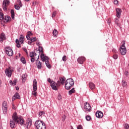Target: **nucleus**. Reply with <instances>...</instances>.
<instances>
[{"label":"nucleus","mask_w":129,"mask_h":129,"mask_svg":"<svg viewBox=\"0 0 129 129\" xmlns=\"http://www.w3.org/2000/svg\"><path fill=\"white\" fill-rule=\"evenodd\" d=\"M124 73H125V75H127V74H128V72L125 71Z\"/></svg>","instance_id":"bf43d9fd"},{"label":"nucleus","mask_w":129,"mask_h":129,"mask_svg":"<svg viewBox=\"0 0 129 129\" xmlns=\"http://www.w3.org/2000/svg\"><path fill=\"white\" fill-rule=\"evenodd\" d=\"M10 83H12V84H13V81L10 80Z\"/></svg>","instance_id":"0e129e2a"},{"label":"nucleus","mask_w":129,"mask_h":129,"mask_svg":"<svg viewBox=\"0 0 129 129\" xmlns=\"http://www.w3.org/2000/svg\"><path fill=\"white\" fill-rule=\"evenodd\" d=\"M65 78H59V82L62 85H64V84L65 83Z\"/></svg>","instance_id":"4be33fe9"},{"label":"nucleus","mask_w":129,"mask_h":129,"mask_svg":"<svg viewBox=\"0 0 129 129\" xmlns=\"http://www.w3.org/2000/svg\"><path fill=\"white\" fill-rule=\"evenodd\" d=\"M52 34L54 36V37H57V36L58 35V31H57V30L54 29L53 31Z\"/></svg>","instance_id":"b1692460"},{"label":"nucleus","mask_w":129,"mask_h":129,"mask_svg":"<svg viewBox=\"0 0 129 129\" xmlns=\"http://www.w3.org/2000/svg\"><path fill=\"white\" fill-rule=\"evenodd\" d=\"M2 108H8V103L4 101L2 104Z\"/></svg>","instance_id":"c85d7f7f"},{"label":"nucleus","mask_w":129,"mask_h":129,"mask_svg":"<svg viewBox=\"0 0 129 129\" xmlns=\"http://www.w3.org/2000/svg\"><path fill=\"white\" fill-rule=\"evenodd\" d=\"M44 115H45V112L44 111H40L38 113V116H39V117H42V116H44Z\"/></svg>","instance_id":"a878e982"},{"label":"nucleus","mask_w":129,"mask_h":129,"mask_svg":"<svg viewBox=\"0 0 129 129\" xmlns=\"http://www.w3.org/2000/svg\"><path fill=\"white\" fill-rule=\"evenodd\" d=\"M26 38L27 39V40H30L31 38H30V35H27L26 36Z\"/></svg>","instance_id":"6e6d98bb"},{"label":"nucleus","mask_w":129,"mask_h":129,"mask_svg":"<svg viewBox=\"0 0 129 129\" xmlns=\"http://www.w3.org/2000/svg\"><path fill=\"white\" fill-rule=\"evenodd\" d=\"M107 22L108 25H110V23H111V19H108L107 20Z\"/></svg>","instance_id":"09e8293b"},{"label":"nucleus","mask_w":129,"mask_h":129,"mask_svg":"<svg viewBox=\"0 0 129 129\" xmlns=\"http://www.w3.org/2000/svg\"><path fill=\"white\" fill-rule=\"evenodd\" d=\"M74 85V81L72 79H68L66 81L65 88L68 90Z\"/></svg>","instance_id":"7ed1b4c3"},{"label":"nucleus","mask_w":129,"mask_h":129,"mask_svg":"<svg viewBox=\"0 0 129 129\" xmlns=\"http://www.w3.org/2000/svg\"><path fill=\"white\" fill-rule=\"evenodd\" d=\"M22 81H25L26 79H27V76L26 75L24 74L22 76Z\"/></svg>","instance_id":"e433bc0d"},{"label":"nucleus","mask_w":129,"mask_h":129,"mask_svg":"<svg viewBox=\"0 0 129 129\" xmlns=\"http://www.w3.org/2000/svg\"><path fill=\"white\" fill-rule=\"evenodd\" d=\"M47 81L49 82V83H50L52 82V81L51 80V79L50 78L47 79Z\"/></svg>","instance_id":"603ef678"},{"label":"nucleus","mask_w":129,"mask_h":129,"mask_svg":"<svg viewBox=\"0 0 129 129\" xmlns=\"http://www.w3.org/2000/svg\"><path fill=\"white\" fill-rule=\"evenodd\" d=\"M50 86L53 90H57L56 83L54 81H52V82L50 83Z\"/></svg>","instance_id":"4468645a"},{"label":"nucleus","mask_w":129,"mask_h":129,"mask_svg":"<svg viewBox=\"0 0 129 129\" xmlns=\"http://www.w3.org/2000/svg\"><path fill=\"white\" fill-rule=\"evenodd\" d=\"M22 7V2L21 1H18L17 5H15V8L16 10H20L21 9V7Z\"/></svg>","instance_id":"ddd939ff"},{"label":"nucleus","mask_w":129,"mask_h":129,"mask_svg":"<svg viewBox=\"0 0 129 129\" xmlns=\"http://www.w3.org/2000/svg\"><path fill=\"white\" fill-rule=\"evenodd\" d=\"M20 94L19 93H16L14 95V96L12 98V100L13 101L16 100V99H20Z\"/></svg>","instance_id":"a211bd4d"},{"label":"nucleus","mask_w":129,"mask_h":129,"mask_svg":"<svg viewBox=\"0 0 129 129\" xmlns=\"http://www.w3.org/2000/svg\"><path fill=\"white\" fill-rule=\"evenodd\" d=\"M37 80L34 79L33 83V91L32 92V95L37 96V89L38 88L37 84Z\"/></svg>","instance_id":"20e7f679"},{"label":"nucleus","mask_w":129,"mask_h":129,"mask_svg":"<svg viewBox=\"0 0 129 129\" xmlns=\"http://www.w3.org/2000/svg\"><path fill=\"white\" fill-rule=\"evenodd\" d=\"M115 23L116 24V25L119 26V22L118 19L115 18Z\"/></svg>","instance_id":"4c0bfd02"},{"label":"nucleus","mask_w":129,"mask_h":129,"mask_svg":"<svg viewBox=\"0 0 129 129\" xmlns=\"http://www.w3.org/2000/svg\"><path fill=\"white\" fill-rule=\"evenodd\" d=\"M24 51H25V52H26V54H28V51H27V49H24Z\"/></svg>","instance_id":"680f3d73"},{"label":"nucleus","mask_w":129,"mask_h":129,"mask_svg":"<svg viewBox=\"0 0 129 129\" xmlns=\"http://www.w3.org/2000/svg\"><path fill=\"white\" fill-rule=\"evenodd\" d=\"M124 128H125V129H128V128H129V125H128V124H127V123H125V124H124Z\"/></svg>","instance_id":"79ce46f5"},{"label":"nucleus","mask_w":129,"mask_h":129,"mask_svg":"<svg viewBox=\"0 0 129 129\" xmlns=\"http://www.w3.org/2000/svg\"><path fill=\"white\" fill-rule=\"evenodd\" d=\"M36 66L38 69H42V63L39 60H36Z\"/></svg>","instance_id":"aec40b11"},{"label":"nucleus","mask_w":129,"mask_h":129,"mask_svg":"<svg viewBox=\"0 0 129 129\" xmlns=\"http://www.w3.org/2000/svg\"><path fill=\"white\" fill-rule=\"evenodd\" d=\"M96 116L98 118H102L103 116V113L100 111H97L96 113Z\"/></svg>","instance_id":"9b49d317"},{"label":"nucleus","mask_w":129,"mask_h":129,"mask_svg":"<svg viewBox=\"0 0 129 129\" xmlns=\"http://www.w3.org/2000/svg\"><path fill=\"white\" fill-rule=\"evenodd\" d=\"M10 5V1L9 0H4L3 3V8L5 12H7L8 6Z\"/></svg>","instance_id":"423d86ee"},{"label":"nucleus","mask_w":129,"mask_h":129,"mask_svg":"<svg viewBox=\"0 0 129 129\" xmlns=\"http://www.w3.org/2000/svg\"><path fill=\"white\" fill-rule=\"evenodd\" d=\"M38 52H39V53H40H40H41V54H43V47L40 46L39 48L38 49Z\"/></svg>","instance_id":"58836bf2"},{"label":"nucleus","mask_w":129,"mask_h":129,"mask_svg":"<svg viewBox=\"0 0 129 129\" xmlns=\"http://www.w3.org/2000/svg\"><path fill=\"white\" fill-rule=\"evenodd\" d=\"M20 42L21 44H23L24 43V41H25V37H24V35H21L20 37Z\"/></svg>","instance_id":"412c9836"},{"label":"nucleus","mask_w":129,"mask_h":129,"mask_svg":"<svg viewBox=\"0 0 129 129\" xmlns=\"http://www.w3.org/2000/svg\"><path fill=\"white\" fill-rule=\"evenodd\" d=\"M86 119L87 120L89 121L91 119V117L90 115H87L86 116Z\"/></svg>","instance_id":"a19ab883"},{"label":"nucleus","mask_w":129,"mask_h":129,"mask_svg":"<svg viewBox=\"0 0 129 129\" xmlns=\"http://www.w3.org/2000/svg\"><path fill=\"white\" fill-rule=\"evenodd\" d=\"M113 58L115 59H116L118 58V55H117V54H114L113 56Z\"/></svg>","instance_id":"a18cd8bd"},{"label":"nucleus","mask_w":129,"mask_h":129,"mask_svg":"<svg viewBox=\"0 0 129 129\" xmlns=\"http://www.w3.org/2000/svg\"><path fill=\"white\" fill-rule=\"evenodd\" d=\"M16 123H19L21 124V125H23V124H25V120L22 116H18L17 112H14L12 116V120H10V126L12 128H14L15 127V125H16Z\"/></svg>","instance_id":"f257e3e1"},{"label":"nucleus","mask_w":129,"mask_h":129,"mask_svg":"<svg viewBox=\"0 0 129 129\" xmlns=\"http://www.w3.org/2000/svg\"><path fill=\"white\" fill-rule=\"evenodd\" d=\"M112 52H113V53H116V50L115 49H113Z\"/></svg>","instance_id":"4d7b16f0"},{"label":"nucleus","mask_w":129,"mask_h":129,"mask_svg":"<svg viewBox=\"0 0 129 129\" xmlns=\"http://www.w3.org/2000/svg\"><path fill=\"white\" fill-rule=\"evenodd\" d=\"M35 56H38V54H37V53H35L33 52H30V57H31V58H33V57H35Z\"/></svg>","instance_id":"c756f323"},{"label":"nucleus","mask_w":129,"mask_h":129,"mask_svg":"<svg viewBox=\"0 0 129 129\" xmlns=\"http://www.w3.org/2000/svg\"><path fill=\"white\" fill-rule=\"evenodd\" d=\"M6 75L8 76V77H11L12 74H13V70L11 69V68L6 69L5 70Z\"/></svg>","instance_id":"0eeeda50"},{"label":"nucleus","mask_w":129,"mask_h":129,"mask_svg":"<svg viewBox=\"0 0 129 129\" xmlns=\"http://www.w3.org/2000/svg\"><path fill=\"white\" fill-rule=\"evenodd\" d=\"M57 98H58V99L59 100H60V99H61V96H60V95H58V97H57Z\"/></svg>","instance_id":"13d9d810"},{"label":"nucleus","mask_w":129,"mask_h":129,"mask_svg":"<svg viewBox=\"0 0 129 129\" xmlns=\"http://www.w3.org/2000/svg\"><path fill=\"white\" fill-rule=\"evenodd\" d=\"M41 59L43 62H46V61H48L49 58L47 56H45L44 53H41Z\"/></svg>","instance_id":"2eb2a0df"},{"label":"nucleus","mask_w":129,"mask_h":129,"mask_svg":"<svg viewBox=\"0 0 129 129\" xmlns=\"http://www.w3.org/2000/svg\"><path fill=\"white\" fill-rule=\"evenodd\" d=\"M30 40L31 41V42H29L28 43V44H31V43H33V42H35L36 41H37V38L34 37V38H31Z\"/></svg>","instance_id":"393cba45"},{"label":"nucleus","mask_w":129,"mask_h":129,"mask_svg":"<svg viewBox=\"0 0 129 129\" xmlns=\"http://www.w3.org/2000/svg\"><path fill=\"white\" fill-rule=\"evenodd\" d=\"M67 60V57H66V55H64L62 57V61L64 62H66V61Z\"/></svg>","instance_id":"c03bdc74"},{"label":"nucleus","mask_w":129,"mask_h":129,"mask_svg":"<svg viewBox=\"0 0 129 129\" xmlns=\"http://www.w3.org/2000/svg\"><path fill=\"white\" fill-rule=\"evenodd\" d=\"M120 53L121 55H125L126 53V48L124 45H122L120 47Z\"/></svg>","instance_id":"6e6552de"},{"label":"nucleus","mask_w":129,"mask_h":129,"mask_svg":"<svg viewBox=\"0 0 129 129\" xmlns=\"http://www.w3.org/2000/svg\"><path fill=\"white\" fill-rule=\"evenodd\" d=\"M125 44V41H122V46H124V44Z\"/></svg>","instance_id":"052dcab7"},{"label":"nucleus","mask_w":129,"mask_h":129,"mask_svg":"<svg viewBox=\"0 0 129 129\" xmlns=\"http://www.w3.org/2000/svg\"><path fill=\"white\" fill-rule=\"evenodd\" d=\"M4 19V13L0 12V20L1 21H3Z\"/></svg>","instance_id":"72a5a7b5"},{"label":"nucleus","mask_w":129,"mask_h":129,"mask_svg":"<svg viewBox=\"0 0 129 129\" xmlns=\"http://www.w3.org/2000/svg\"><path fill=\"white\" fill-rule=\"evenodd\" d=\"M11 18L13 20H15V11L14 10L11 11Z\"/></svg>","instance_id":"5701e85b"},{"label":"nucleus","mask_w":129,"mask_h":129,"mask_svg":"<svg viewBox=\"0 0 129 129\" xmlns=\"http://www.w3.org/2000/svg\"><path fill=\"white\" fill-rule=\"evenodd\" d=\"M89 87L91 90H94L95 89V85L92 82H90L89 83Z\"/></svg>","instance_id":"6ab92c4d"},{"label":"nucleus","mask_w":129,"mask_h":129,"mask_svg":"<svg viewBox=\"0 0 129 129\" xmlns=\"http://www.w3.org/2000/svg\"><path fill=\"white\" fill-rule=\"evenodd\" d=\"M85 109L86 111H90V110H91V106L89 103L86 102L85 104Z\"/></svg>","instance_id":"9d476101"},{"label":"nucleus","mask_w":129,"mask_h":129,"mask_svg":"<svg viewBox=\"0 0 129 129\" xmlns=\"http://www.w3.org/2000/svg\"><path fill=\"white\" fill-rule=\"evenodd\" d=\"M66 118V116H65V115H63V116H62V121H64Z\"/></svg>","instance_id":"5fc2aeb1"},{"label":"nucleus","mask_w":129,"mask_h":129,"mask_svg":"<svg viewBox=\"0 0 129 129\" xmlns=\"http://www.w3.org/2000/svg\"><path fill=\"white\" fill-rule=\"evenodd\" d=\"M10 20H11V17L9 16H5V21H6V22H7V23H8V22H10Z\"/></svg>","instance_id":"bb28decb"},{"label":"nucleus","mask_w":129,"mask_h":129,"mask_svg":"<svg viewBox=\"0 0 129 129\" xmlns=\"http://www.w3.org/2000/svg\"><path fill=\"white\" fill-rule=\"evenodd\" d=\"M5 52L6 54L10 56H13V54H14V52L10 47L5 48Z\"/></svg>","instance_id":"39448f33"},{"label":"nucleus","mask_w":129,"mask_h":129,"mask_svg":"<svg viewBox=\"0 0 129 129\" xmlns=\"http://www.w3.org/2000/svg\"><path fill=\"white\" fill-rule=\"evenodd\" d=\"M77 61L79 64H83V62L85 61V57L84 56H81L78 58Z\"/></svg>","instance_id":"f8f14e48"},{"label":"nucleus","mask_w":129,"mask_h":129,"mask_svg":"<svg viewBox=\"0 0 129 129\" xmlns=\"http://www.w3.org/2000/svg\"><path fill=\"white\" fill-rule=\"evenodd\" d=\"M12 108H13V109H16V107H13Z\"/></svg>","instance_id":"69168bd1"},{"label":"nucleus","mask_w":129,"mask_h":129,"mask_svg":"<svg viewBox=\"0 0 129 129\" xmlns=\"http://www.w3.org/2000/svg\"><path fill=\"white\" fill-rule=\"evenodd\" d=\"M2 84V80H0V85Z\"/></svg>","instance_id":"338daca9"},{"label":"nucleus","mask_w":129,"mask_h":129,"mask_svg":"<svg viewBox=\"0 0 129 129\" xmlns=\"http://www.w3.org/2000/svg\"><path fill=\"white\" fill-rule=\"evenodd\" d=\"M126 85H127L126 82H125V81H122V86H123V87H126Z\"/></svg>","instance_id":"f704fd0d"},{"label":"nucleus","mask_w":129,"mask_h":129,"mask_svg":"<svg viewBox=\"0 0 129 129\" xmlns=\"http://www.w3.org/2000/svg\"><path fill=\"white\" fill-rule=\"evenodd\" d=\"M2 109L4 114H6L8 113V108H2Z\"/></svg>","instance_id":"473e14b6"},{"label":"nucleus","mask_w":129,"mask_h":129,"mask_svg":"<svg viewBox=\"0 0 129 129\" xmlns=\"http://www.w3.org/2000/svg\"><path fill=\"white\" fill-rule=\"evenodd\" d=\"M57 13H56V11H54L53 13H52V18H55V17H56V14Z\"/></svg>","instance_id":"49530a36"},{"label":"nucleus","mask_w":129,"mask_h":129,"mask_svg":"<svg viewBox=\"0 0 129 129\" xmlns=\"http://www.w3.org/2000/svg\"><path fill=\"white\" fill-rule=\"evenodd\" d=\"M114 5H118V1L117 0H115L114 1Z\"/></svg>","instance_id":"3c124183"},{"label":"nucleus","mask_w":129,"mask_h":129,"mask_svg":"<svg viewBox=\"0 0 129 129\" xmlns=\"http://www.w3.org/2000/svg\"><path fill=\"white\" fill-rule=\"evenodd\" d=\"M116 17L117 18H120V15H121V9L119 8H116Z\"/></svg>","instance_id":"dca6fc26"},{"label":"nucleus","mask_w":129,"mask_h":129,"mask_svg":"<svg viewBox=\"0 0 129 129\" xmlns=\"http://www.w3.org/2000/svg\"><path fill=\"white\" fill-rule=\"evenodd\" d=\"M27 35L31 37V36H33V33H32L31 32L29 31L28 32Z\"/></svg>","instance_id":"de8ad7c7"},{"label":"nucleus","mask_w":129,"mask_h":129,"mask_svg":"<svg viewBox=\"0 0 129 129\" xmlns=\"http://www.w3.org/2000/svg\"><path fill=\"white\" fill-rule=\"evenodd\" d=\"M17 82H18V79H15L12 83V85H16V84H17Z\"/></svg>","instance_id":"ea45409f"},{"label":"nucleus","mask_w":129,"mask_h":129,"mask_svg":"<svg viewBox=\"0 0 129 129\" xmlns=\"http://www.w3.org/2000/svg\"><path fill=\"white\" fill-rule=\"evenodd\" d=\"M32 120L28 119L25 125L27 126V128H30L31 127V125H32Z\"/></svg>","instance_id":"f3484780"},{"label":"nucleus","mask_w":129,"mask_h":129,"mask_svg":"<svg viewBox=\"0 0 129 129\" xmlns=\"http://www.w3.org/2000/svg\"><path fill=\"white\" fill-rule=\"evenodd\" d=\"M45 64L46 65V67H47V68H49V69L51 68V64L49 63V60H47V61L46 60Z\"/></svg>","instance_id":"7c9ffc66"},{"label":"nucleus","mask_w":129,"mask_h":129,"mask_svg":"<svg viewBox=\"0 0 129 129\" xmlns=\"http://www.w3.org/2000/svg\"><path fill=\"white\" fill-rule=\"evenodd\" d=\"M16 43L17 44L16 46L17 48H20L21 47V44H20V41H19V39L16 40Z\"/></svg>","instance_id":"cd10ccee"},{"label":"nucleus","mask_w":129,"mask_h":129,"mask_svg":"<svg viewBox=\"0 0 129 129\" xmlns=\"http://www.w3.org/2000/svg\"><path fill=\"white\" fill-rule=\"evenodd\" d=\"M74 92H75V89L73 88L72 90L69 91V95H71L72 93H74Z\"/></svg>","instance_id":"2f4dec72"},{"label":"nucleus","mask_w":129,"mask_h":129,"mask_svg":"<svg viewBox=\"0 0 129 129\" xmlns=\"http://www.w3.org/2000/svg\"><path fill=\"white\" fill-rule=\"evenodd\" d=\"M7 37H6V34H5L4 33H2L0 34V42L3 43L4 41H5L6 40Z\"/></svg>","instance_id":"1a4fd4ad"},{"label":"nucleus","mask_w":129,"mask_h":129,"mask_svg":"<svg viewBox=\"0 0 129 129\" xmlns=\"http://www.w3.org/2000/svg\"><path fill=\"white\" fill-rule=\"evenodd\" d=\"M77 129H83L82 126H81V125H79L77 127Z\"/></svg>","instance_id":"864d4df0"},{"label":"nucleus","mask_w":129,"mask_h":129,"mask_svg":"<svg viewBox=\"0 0 129 129\" xmlns=\"http://www.w3.org/2000/svg\"><path fill=\"white\" fill-rule=\"evenodd\" d=\"M31 61L32 62V63H34V62H35V58L34 57H31Z\"/></svg>","instance_id":"8fccbe9b"},{"label":"nucleus","mask_w":129,"mask_h":129,"mask_svg":"<svg viewBox=\"0 0 129 129\" xmlns=\"http://www.w3.org/2000/svg\"><path fill=\"white\" fill-rule=\"evenodd\" d=\"M21 61L23 64H26V59H25V57H22L21 58Z\"/></svg>","instance_id":"c9c22d12"},{"label":"nucleus","mask_w":129,"mask_h":129,"mask_svg":"<svg viewBox=\"0 0 129 129\" xmlns=\"http://www.w3.org/2000/svg\"><path fill=\"white\" fill-rule=\"evenodd\" d=\"M19 89H20V88H19V87H16V90H19Z\"/></svg>","instance_id":"e2e57ef3"},{"label":"nucleus","mask_w":129,"mask_h":129,"mask_svg":"<svg viewBox=\"0 0 129 129\" xmlns=\"http://www.w3.org/2000/svg\"><path fill=\"white\" fill-rule=\"evenodd\" d=\"M35 126H36V129H46V125L45 124V123L40 120L36 121Z\"/></svg>","instance_id":"f03ea898"},{"label":"nucleus","mask_w":129,"mask_h":129,"mask_svg":"<svg viewBox=\"0 0 129 129\" xmlns=\"http://www.w3.org/2000/svg\"><path fill=\"white\" fill-rule=\"evenodd\" d=\"M56 87H58L60 86V85H61V82H60V81H58L57 82V83H56Z\"/></svg>","instance_id":"37998d69"},{"label":"nucleus","mask_w":129,"mask_h":129,"mask_svg":"<svg viewBox=\"0 0 129 129\" xmlns=\"http://www.w3.org/2000/svg\"><path fill=\"white\" fill-rule=\"evenodd\" d=\"M71 129H74L73 128V127H72V126H71Z\"/></svg>","instance_id":"774afa93"}]
</instances>
